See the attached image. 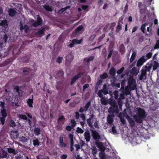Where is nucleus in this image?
<instances>
[{
	"label": "nucleus",
	"mask_w": 159,
	"mask_h": 159,
	"mask_svg": "<svg viewBox=\"0 0 159 159\" xmlns=\"http://www.w3.org/2000/svg\"><path fill=\"white\" fill-rule=\"evenodd\" d=\"M126 82V80L125 79H124L122 80L121 83V87L120 88H121V89H123V87H124Z\"/></svg>",
	"instance_id": "46"
},
{
	"label": "nucleus",
	"mask_w": 159,
	"mask_h": 159,
	"mask_svg": "<svg viewBox=\"0 0 159 159\" xmlns=\"http://www.w3.org/2000/svg\"><path fill=\"white\" fill-rule=\"evenodd\" d=\"M98 96L101 98V103L103 105H106L107 104V101L105 99L102 94L98 93Z\"/></svg>",
	"instance_id": "21"
},
{
	"label": "nucleus",
	"mask_w": 159,
	"mask_h": 159,
	"mask_svg": "<svg viewBox=\"0 0 159 159\" xmlns=\"http://www.w3.org/2000/svg\"><path fill=\"white\" fill-rule=\"evenodd\" d=\"M7 153L6 152L3 150H1L0 152V157L4 158L7 157Z\"/></svg>",
	"instance_id": "27"
},
{
	"label": "nucleus",
	"mask_w": 159,
	"mask_h": 159,
	"mask_svg": "<svg viewBox=\"0 0 159 159\" xmlns=\"http://www.w3.org/2000/svg\"><path fill=\"white\" fill-rule=\"evenodd\" d=\"M37 20L31 25L32 26L35 28L37 27L39 25H40L43 23L42 19L39 15H37Z\"/></svg>",
	"instance_id": "7"
},
{
	"label": "nucleus",
	"mask_w": 159,
	"mask_h": 159,
	"mask_svg": "<svg viewBox=\"0 0 159 159\" xmlns=\"http://www.w3.org/2000/svg\"><path fill=\"white\" fill-rule=\"evenodd\" d=\"M76 132L78 133L83 134L84 131L81 128L78 127L77 128Z\"/></svg>",
	"instance_id": "43"
},
{
	"label": "nucleus",
	"mask_w": 159,
	"mask_h": 159,
	"mask_svg": "<svg viewBox=\"0 0 159 159\" xmlns=\"http://www.w3.org/2000/svg\"><path fill=\"white\" fill-rule=\"evenodd\" d=\"M0 25L6 28L7 26V22L6 20H3L0 23Z\"/></svg>",
	"instance_id": "37"
},
{
	"label": "nucleus",
	"mask_w": 159,
	"mask_h": 159,
	"mask_svg": "<svg viewBox=\"0 0 159 159\" xmlns=\"http://www.w3.org/2000/svg\"><path fill=\"white\" fill-rule=\"evenodd\" d=\"M16 13L15 11L13 9L11 8V17L14 16Z\"/></svg>",
	"instance_id": "51"
},
{
	"label": "nucleus",
	"mask_w": 159,
	"mask_h": 159,
	"mask_svg": "<svg viewBox=\"0 0 159 159\" xmlns=\"http://www.w3.org/2000/svg\"><path fill=\"white\" fill-rule=\"evenodd\" d=\"M128 5L127 3H126L125 6V7L123 11V13L124 14L126 13L128 10Z\"/></svg>",
	"instance_id": "44"
},
{
	"label": "nucleus",
	"mask_w": 159,
	"mask_h": 159,
	"mask_svg": "<svg viewBox=\"0 0 159 159\" xmlns=\"http://www.w3.org/2000/svg\"><path fill=\"white\" fill-rule=\"evenodd\" d=\"M65 118L63 115L61 116H59L57 120L58 123H59L60 121H64L65 120Z\"/></svg>",
	"instance_id": "42"
},
{
	"label": "nucleus",
	"mask_w": 159,
	"mask_h": 159,
	"mask_svg": "<svg viewBox=\"0 0 159 159\" xmlns=\"http://www.w3.org/2000/svg\"><path fill=\"white\" fill-rule=\"evenodd\" d=\"M146 25V24H143L141 27V30L142 31L143 33H144L145 32V27Z\"/></svg>",
	"instance_id": "60"
},
{
	"label": "nucleus",
	"mask_w": 159,
	"mask_h": 159,
	"mask_svg": "<svg viewBox=\"0 0 159 159\" xmlns=\"http://www.w3.org/2000/svg\"><path fill=\"white\" fill-rule=\"evenodd\" d=\"M126 118L128 120V122L129 123L130 126L134 127L135 126V123L134 121L133 120L132 118H131L128 115H127Z\"/></svg>",
	"instance_id": "18"
},
{
	"label": "nucleus",
	"mask_w": 159,
	"mask_h": 159,
	"mask_svg": "<svg viewBox=\"0 0 159 159\" xmlns=\"http://www.w3.org/2000/svg\"><path fill=\"white\" fill-rule=\"evenodd\" d=\"M122 28V24H121L120 23L118 22V25L116 27V33L119 32Z\"/></svg>",
	"instance_id": "29"
},
{
	"label": "nucleus",
	"mask_w": 159,
	"mask_h": 159,
	"mask_svg": "<svg viewBox=\"0 0 159 159\" xmlns=\"http://www.w3.org/2000/svg\"><path fill=\"white\" fill-rule=\"evenodd\" d=\"M6 116V112L5 110L3 109L1 111V112L0 113V121L2 125L4 124V118Z\"/></svg>",
	"instance_id": "11"
},
{
	"label": "nucleus",
	"mask_w": 159,
	"mask_h": 159,
	"mask_svg": "<svg viewBox=\"0 0 159 159\" xmlns=\"http://www.w3.org/2000/svg\"><path fill=\"white\" fill-rule=\"evenodd\" d=\"M33 96H32V98H29L28 99L27 101V103L29 107H33L32 104L33 102Z\"/></svg>",
	"instance_id": "23"
},
{
	"label": "nucleus",
	"mask_w": 159,
	"mask_h": 159,
	"mask_svg": "<svg viewBox=\"0 0 159 159\" xmlns=\"http://www.w3.org/2000/svg\"><path fill=\"white\" fill-rule=\"evenodd\" d=\"M82 41V39L78 40L77 39H73L72 41V42L70 44L68 45L70 48L73 47L75 44H77L81 43Z\"/></svg>",
	"instance_id": "13"
},
{
	"label": "nucleus",
	"mask_w": 159,
	"mask_h": 159,
	"mask_svg": "<svg viewBox=\"0 0 159 159\" xmlns=\"http://www.w3.org/2000/svg\"><path fill=\"white\" fill-rule=\"evenodd\" d=\"M73 128H74L71 125H67L66 126V129L67 130L70 131Z\"/></svg>",
	"instance_id": "63"
},
{
	"label": "nucleus",
	"mask_w": 159,
	"mask_h": 159,
	"mask_svg": "<svg viewBox=\"0 0 159 159\" xmlns=\"http://www.w3.org/2000/svg\"><path fill=\"white\" fill-rule=\"evenodd\" d=\"M57 75L60 77H62L63 76V73L62 71H59L57 73Z\"/></svg>",
	"instance_id": "57"
},
{
	"label": "nucleus",
	"mask_w": 159,
	"mask_h": 159,
	"mask_svg": "<svg viewBox=\"0 0 159 159\" xmlns=\"http://www.w3.org/2000/svg\"><path fill=\"white\" fill-rule=\"evenodd\" d=\"M45 31V29L44 28L42 29H39V31L36 32L35 34L37 36V37H41L44 35Z\"/></svg>",
	"instance_id": "17"
},
{
	"label": "nucleus",
	"mask_w": 159,
	"mask_h": 159,
	"mask_svg": "<svg viewBox=\"0 0 159 159\" xmlns=\"http://www.w3.org/2000/svg\"><path fill=\"white\" fill-rule=\"evenodd\" d=\"M41 129L39 127H35L34 129V133L36 136H38L41 134Z\"/></svg>",
	"instance_id": "25"
},
{
	"label": "nucleus",
	"mask_w": 159,
	"mask_h": 159,
	"mask_svg": "<svg viewBox=\"0 0 159 159\" xmlns=\"http://www.w3.org/2000/svg\"><path fill=\"white\" fill-rule=\"evenodd\" d=\"M120 121L121 122V123L123 124H126V121H125V120L124 118V117H120Z\"/></svg>",
	"instance_id": "61"
},
{
	"label": "nucleus",
	"mask_w": 159,
	"mask_h": 159,
	"mask_svg": "<svg viewBox=\"0 0 159 159\" xmlns=\"http://www.w3.org/2000/svg\"><path fill=\"white\" fill-rule=\"evenodd\" d=\"M24 32L27 33L29 30V27L27 25H25L24 26Z\"/></svg>",
	"instance_id": "59"
},
{
	"label": "nucleus",
	"mask_w": 159,
	"mask_h": 159,
	"mask_svg": "<svg viewBox=\"0 0 159 159\" xmlns=\"http://www.w3.org/2000/svg\"><path fill=\"white\" fill-rule=\"evenodd\" d=\"M108 76L106 72L104 73L103 74L101 75L100 76V78L102 80L106 79Z\"/></svg>",
	"instance_id": "39"
},
{
	"label": "nucleus",
	"mask_w": 159,
	"mask_h": 159,
	"mask_svg": "<svg viewBox=\"0 0 159 159\" xmlns=\"http://www.w3.org/2000/svg\"><path fill=\"white\" fill-rule=\"evenodd\" d=\"M70 7L67 6L66 7H65V8H62L61 10H60L59 11V13H62L64 11H65L67 8H70Z\"/></svg>",
	"instance_id": "49"
},
{
	"label": "nucleus",
	"mask_w": 159,
	"mask_h": 159,
	"mask_svg": "<svg viewBox=\"0 0 159 159\" xmlns=\"http://www.w3.org/2000/svg\"><path fill=\"white\" fill-rule=\"evenodd\" d=\"M136 53L135 52H134L131 57L130 60V62H132L135 59V57L136 56Z\"/></svg>",
	"instance_id": "38"
},
{
	"label": "nucleus",
	"mask_w": 159,
	"mask_h": 159,
	"mask_svg": "<svg viewBox=\"0 0 159 159\" xmlns=\"http://www.w3.org/2000/svg\"><path fill=\"white\" fill-rule=\"evenodd\" d=\"M84 139L87 142H89L90 141V133L88 130H87L84 134Z\"/></svg>",
	"instance_id": "19"
},
{
	"label": "nucleus",
	"mask_w": 159,
	"mask_h": 159,
	"mask_svg": "<svg viewBox=\"0 0 159 159\" xmlns=\"http://www.w3.org/2000/svg\"><path fill=\"white\" fill-rule=\"evenodd\" d=\"M14 90L15 92L16 97L13 98H12V100H11V102L13 106H15L18 107L19 106L18 104V102L19 100V97L21 96L22 94H20V90L19 86H14Z\"/></svg>",
	"instance_id": "2"
},
{
	"label": "nucleus",
	"mask_w": 159,
	"mask_h": 159,
	"mask_svg": "<svg viewBox=\"0 0 159 159\" xmlns=\"http://www.w3.org/2000/svg\"><path fill=\"white\" fill-rule=\"evenodd\" d=\"M119 49L120 52H123L125 49V46L123 44H121L119 46Z\"/></svg>",
	"instance_id": "50"
},
{
	"label": "nucleus",
	"mask_w": 159,
	"mask_h": 159,
	"mask_svg": "<svg viewBox=\"0 0 159 159\" xmlns=\"http://www.w3.org/2000/svg\"><path fill=\"white\" fill-rule=\"evenodd\" d=\"M18 117L20 119L25 120H27V117L25 115L23 114H19L18 115Z\"/></svg>",
	"instance_id": "35"
},
{
	"label": "nucleus",
	"mask_w": 159,
	"mask_h": 159,
	"mask_svg": "<svg viewBox=\"0 0 159 159\" xmlns=\"http://www.w3.org/2000/svg\"><path fill=\"white\" fill-rule=\"evenodd\" d=\"M83 26L82 25L79 26L73 31L72 33L73 35H76L77 34H80L82 33L83 31Z\"/></svg>",
	"instance_id": "9"
},
{
	"label": "nucleus",
	"mask_w": 159,
	"mask_h": 159,
	"mask_svg": "<svg viewBox=\"0 0 159 159\" xmlns=\"http://www.w3.org/2000/svg\"><path fill=\"white\" fill-rule=\"evenodd\" d=\"M108 51L109 52V53L107 56V59H109L111 57L113 52V49L112 48H109Z\"/></svg>",
	"instance_id": "30"
},
{
	"label": "nucleus",
	"mask_w": 159,
	"mask_h": 159,
	"mask_svg": "<svg viewBox=\"0 0 159 159\" xmlns=\"http://www.w3.org/2000/svg\"><path fill=\"white\" fill-rule=\"evenodd\" d=\"M95 120L93 126L94 127L97 129L99 128V125H98V121L96 118H95Z\"/></svg>",
	"instance_id": "41"
},
{
	"label": "nucleus",
	"mask_w": 159,
	"mask_h": 159,
	"mask_svg": "<svg viewBox=\"0 0 159 159\" xmlns=\"http://www.w3.org/2000/svg\"><path fill=\"white\" fill-rule=\"evenodd\" d=\"M111 106L108 109V112L111 114H118L119 112L118 105L115 100L111 102L110 103Z\"/></svg>",
	"instance_id": "3"
},
{
	"label": "nucleus",
	"mask_w": 159,
	"mask_h": 159,
	"mask_svg": "<svg viewBox=\"0 0 159 159\" xmlns=\"http://www.w3.org/2000/svg\"><path fill=\"white\" fill-rule=\"evenodd\" d=\"M80 117L82 118V120L84 121L86 119V116L85 114L83 113H81L80 115Z\"/></svg>",
	"instance_id": "58"
},
{
	"label": "nucleus",
	"mask_w": 159,
	"mask_h": 159,
	"mask_svg": "<svg viewBox=\"0 0 159 159\" xmlns=\"http://www.w3.org/2000/svg\"><path fill=\"white\" fill-rule=\"evenodd\" d=\"M17 150L11 148V154H12L11 155V159H20L21 157V156L18 155V154L16 155V154L17 153Z\"/></svg>",
	"instance_id": "6"
},
{
	"label": "nucleus",
	"mask_w": 159,
	"mask_h": 159,
	"mask_svg": "<svg viewBox=\"0 0 159 159\" xmlns=\"http://www.w3.org/2000/svg\"><path fill=\"white\" fill-rule=\"evenodd\" d=\"M139 69L137 70V68L134 67H133L130 71V73L133 75H137L139 71Z\"/></svg>",
	"instance_id": "22"
},
{
	"label": "nucleus",
	"mask_w": 159,
	"mask_h": 159,
	"mask_svg": "<svg viewBox=\"0 0 159 159\" xmlns=\"http://www.w3.org/2000/svg\"><path fill=\"white\" fill-rule=\"evenodd\" d=\"M108 88L107 87V84H105L103 85L102 89L99 90L98 93L100 94L103 93L106 95L108 94Z\"/></svg>",
	"instance_id": "10"
},
{
	"label": "nucleus",
	"mask_w": 159,
	"mask_h": 159,
	"mask_svg": "<svg viewBox=\"0 0 159 159\" xmlns=\"http://www.w3.org/2000/svg\"><path fill=\"white\" fill-rule=\"evenodd\" d=\"M33 142L34 146H39L40 144V142L37 138H35V139L33 141Z\"/></svg>",
	"instance_id": "32"
},
{
	"label": "nucleus",
	"mask_w": 159,
	"mask_h": 159,
	"mask_svg": "<svg viewBox=\"0 0 159 159\" xmlns=\"http://www.w3.org/2000/svg\"><path fill=\"white\" fill-rule=\"evenodd\" d=\"M97 152V149L94 147L92 150V153L93 155H95Z\"/></svg>",
	"instance_id": "55"
},
{
	"label": "nucleus",
	"mask_w": 159,
	"mask_h": 159,
	"mask_svg": "<svg viewBox=\"0 0 159 159\" xmlns=\"http://www.w3.org/2000/svg\"><path fill=\"white\" fill-rule=\"evenodd\" d=\"M19 125H20V124L18 123L16 124L14 121L11 120V127H14L18 126Z\"/></svg>",
	"instance_id": "33"
},
{
	"label": "nucleus",
	"mask_w": 159,
	"mask_h": 159,
	"mask_svg": "<svg viewBox=\"0 0 159 159\" xmlns=\"http://www.w3.org/2000/svg\"><path fill=\"white\" fill-rule=\"evenodd\" d=\"M99 157L101 159H106L105 154L104 152H100L99 154Z\"/></svg>",
	"instance_id": "40"
},
{
	"label": "nucleus",
	"mask_w": 159,
	"mask_h": 159,
	"mask_svg": "<svg viewBox=\"0 0 159 159\" xmlns=\"http://www.w3.org/2000/svg\"><path fill=\"white\" fill-rule=\"evenodd\" d=\"M111 130L113 132V134H115L117 133V130L116 129V127L113 125L111 128Z\"/></svg>",
	"instance_id": "53"
},
{
	"label": "nucleus",
	"mask_w": 159,
	"mask_h": 159,
	"mask_svg": "<svg viewBox=\"0 0 159 159\" xmlns=\"http://www.w3.org/2000/svg\"><path fill=\"white\" fill-rule=\"evenodd\" d=\"M114 117V114L108 115L107 117V121L109 124H111L113 121V118Z\"/></svg>",
	"instance_id": "20"
},
{
	"label": "nucleus",
	"mask_w": 159,
	"mask_h": 159,
	"mask_svg": "<svg viewBox=\"0 0 159 159\" xmlns=\"http://www.w3.org/2000/svg\"><path fill=\"white\" fill-rule=\"evenodd\" d=\"M110 74L112 76L115 75L116 74V70L114 67H111L109 71Z\"/></svg>",
	"instance_id": "28"
},
{
	"label": "nucleus",
	"mask_w": 159,
	"mask_h": 159,
	"mask_svg": "<svg viewBox=\"0 0 159 159\" xmlns=\"http://www.w3.org/2000/svg\"><path fill=\"white\" fill-rule=\"evenodd\" d=\"M128 84L130 90H134L136 88V80L133 76H130L128 79Z\"/></svg>",
	"instance_id": "4"
},
{
	"label": "nucleus",
	"mask_w": 159,
	"mask_h": 159,
	"mask_svg": "<svg viewBox=\"0 0 159 159\" xmlns=\"http://www.w3.org/2000/svg\"><path fill=\"white\" fill-rule=\"evenodd\" d=\"M97 145V147L99 148H100L102 147H103V146L102 143V142H99L98 143H96Z\"/></svg>",
	"instance_id": "62"
},
{
	"label": "nucleus",
	"mask_w": 159,
	"mask_h": 159,
	"mask_svg": "<svg viewBox=\"0 0 159 159\" xmlns=\"http://www.w3.org/2000/svg\"><path fill=\"white\" fill-rule=\"evenodd\" d=\"M43 7L47 11H52V9L51 7L48 4L44 5L43 6Z\"/></svg>",
	"instance_id": "26"
},
{
	"label": "nucleus",
	"mask_w": 159,
	"mask_h": 159,
	"mask_svg": "<svg viewBox=\"0 0 159 159\" xmlns=\"http://www.w3.org/2000/svg\"><path fill=\"white\" fill-rule=\"evenodd\" d=\"M89 85L88 84H85L84 85L83 87V91H84L85 90V89H87L89 88Z\"/></svg>",
	"instance_id": "56"
},
{
	"label": "nucleus",
	"mask_w": 159,
	"mask_h": 159,
	"mask_svg": "<svg viewBox=\"0 0 159 159\" xmlns=\"http://www.w3.org/2000/svg\"><path fill=\"white\" fill-rule=\"evenodd\" d=\"M113 94L114 95V98L115 99L118 98V92L117 91H115L113 92Z\"/></svg>",
	"instance_id": "54"
},
{
	"label": "nucleus",
	"mask_w": 159,
	"mask_h": 159,
	"mask_svg": "<svg viewBox=\"0 0 159 159\" xmlns=\"http://www.w3.org/2000/svg\"><path fill=\"white\" fill-rule=\"evenodd\" d=\"M131 90L128 86L125 88L123 87V89H121V88H120V91L122 93H124L126 95H128L130 93V91Z\"/></svg>",
	"instance_id": "15"
},
{
	"label": "nucleus",
	"mask_w": 159,
	"mask_h": 159,
	"mask_svg": "<svg viewBox=\"0 0 159 159\" xmlns=\"http://www.w3.org/2000/svg\"><path fill=\"white\" fill-rule=\"evenodd\" d=\"M154 48L155 49L159 48V40H157V41L156 44Z\"/></svg>",
	"instance_id": "64"
},
{
	"label": "nucleus",
	"mask_w": 159,
	"mask_h": 159,
	"mask_svg": "<svg viewBox=\"0 0 159 159\" xmlns=\"http://www.w3.org/2000/svg\"><path fill=\"white\" fill-rule=\"evenodd\" d=\"M83 73L80 72L74 76L71 79L70 83V85H72L76 80L79 78H81L83 76Z\"/></svg>",
	"instance_id": "12"
},
{
	"label": "nucleus",
	"mask_w": 159,
	"mask_h": 159,
	"mask_svg": "<svg viewBox=\"0 0 159 159\" xmlns=\"http://www.w3.org/2000/svg\"><path fill=\"white\" fill-rule=\"evenodd\" d=\"M92 134V135L93 139L97 141L101 139V137L98 133L96 130H93L92 129L90 130Z\"/></svg>",
	"instance_id": "5"
},
{
	"label": "nucleus",
	"mask_w": 159,
	"mask_h": 159,
	"mask_svg": "<svg viewBox=\"0 0 159 159\" xmlns=\"http://www.w3.org/2000/svg\"><path fill=\"white\" fill-rule=\"evenodd\" d=\"M145 69H142L141 70V74L140 75H139V79L140 80H142L144 77H146L147 75V71L148 70V67L147 66H145Z\"/></svg>",
	"instance_id": "8"
},
{
	"label": "nucleus",
	"mask_w": 159,
	"mask_h": 159,
	"mask_svg": "<svg viewBox=\"0 0 159 159\" xmlns=\"http://www.w3.org/2000/svg\"><path fill=\"white\" fill-rule=\"evenodd\" d=\"M11 134L12 135H14V139H15L16 138H17L19 136V133L17 130L16 129L14 131H13V130L11 131Z\"/></svg>",
	"instance_id": "24"
},
{
	"label": "nucleus",
	"mask_w": 159,
	"mask_h": 159,
	"mask_svg": "<svg viewBox=\"0 0 159 159\" xmlns=\"http://www.w3.org/2000/svg\"><path fill=\"white\" fill-rule=\"evenodd\" d=\"M63 59V57L58 56L56 59V62L59 64L61 63L62 62V60Z\"/></svg>",
	"instance_id": "45"
},
{
	"label": "nucleus",
	"mask_w": 159,
	"mask_h": 159,
	"mask_svg": "<svg viewBox=\"0 0 159 159\" xmlns=\"http://www.w3.org/2000/svg\"><path fill=\"white\" fill-rule=\"evenodd\" d=\"M159 66V63L156 61H154V64L153 66V70H155Z\"/></svg>",
	"instance_id": "34"
},
{
	"label": "nucleus",
	"mask_w": 159,
	"mask_h": 159,
	"mask_svg": "<svg viewBox=\"0 0 159 159\" xmlns=\"http://www.w3.org/2000/svg\"><path fill=\"white\" fill-rule=\"evenodd\" d=\"M94 115H93V114H92V115H90V117L89 119H88L87 120V124L91 128H93V120L92 121V120L94 118Z\"/></svg>",
	"instance_id": "14"
},
{
	"label": "nucleus",
	"mask_w": 159,
	"mask_h": 159,
	"mask_svg": "<svg viewBox=\"0 0 159 159\" xmlns=\"http://www.w3.org/2000/svg\"><path fill=\"white\" fill-rule=\"evenodd\" d=\"M91 104V103L90 101H89L85 104L84 107V108L85 109V111H87L88 110V108H89V106H90Z\"/></svg>",
	"instance_id": "36"
},
{
	"label": "nucleus",
	"mask_w": 159,
	"mask_h": 159,
	"mask_svg": "<svg viewBox=\"0 0 159 159\" xmlns=\"http://www.w3.org/2000/svg\"><path fill=\"white\" fill-rule=\"evenodd\" d=\"M19 141L22 142H27L28 140L26 137L23 136L20 138Z\"/></svg>",
	"instance_id": "47"
},
{
	"label": "nucleus",
	"mask_w": 159,
	"mask_h": 159,
	"mask_svg": "<svg viewBox=\"0 0 159 159\" xmlns=\"http://www.w3.org/2000/svg\"><path fill=\"white\" fill-rule=\"evenodd\" d=\"M136 114L134 116V118L136 122L138 124L143 123V119L145 118L147 114L144 109L141 107H137L135 109Z\"/></svg>",
	"instance_id": "1"
},
{
	"label": "nucleus",
	"mask_w": 159,
	"mask_h": 159,
	"mask_svg": "<svg viewBox=\"0 0 159 159\" xmlns=\"http://www.w3.org/2000/svg\"><path fill=\"white\" fill-rule=\"evenodd\" d=\"M146 60L144 56H142L138 60L137 63V66L138 67H141L145 61Z\"/></svg>",
	"instance_id": "16"
},
{
	"label": "nucleus",
	"mask_w": 159,
	"mask_h": 159,
	"mask_svg": "<svg viewBox=\"0 0 159 159\" xmlns=\"http://www.w3.org/2000/svg\"><path fill=\"white\" fill-rule=\"evenodd\" d=\"M70 123H71V125L74 128L76 125V122L74 119H71L70 120Z\"/></svg>",
	"instance_id": "48"
},
{
	"label": "nucleus",
	"mask_w": 159,
	"mask_h": 159,
	"mask_svg": "<svg viewBox=\"0 0 159 159\" xmlns=\"http://www.w3.org/2000/svg\"><path fill=\"white\" fill-rule=\"evenodd\" d=\"M125 68L124 67H121L120 69L117 71V73L118 74H121L124 70Z\"/></svg>",
	"instance_id": "52"
},
{
	"label": "nucleus",
	"mask_w": 159,
	"mask_h": 159,
	"mask_svg": "<svg viewBox=\"0 0 159 159\" xmlns=\"http://www.w3.org/2000/svg\"><path fill=\"white\" fill-rule=\"evenodd\" d=\"M66 59L67 61L69 62L73 60V58L71 54H68L66 56Z\"/></svg>",
	"instance_id": "31"
}]
</instances>
